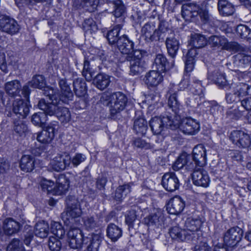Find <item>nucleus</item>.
Returning a JSON list of instances; mask_svg holds the SVG:
<instances>
[{
    "instance_id": "f257e3e1",
    "label": "nucleus",
    "mask_w": 251,
    "mask_h": 251,
    "mask_svg": "<svg viewBox=\"0 0 251 251\" xmlns=\"http://www.w3.org/2000/svg\"><path fill=\"white\" fill-rule=\"evenodd\" d=\"M203 222L199 217H189L185 221L183 228L175 226L169 231L170 236L178 241H189L195 237L196 233L202 226Z\"/></svg>"
},
{
    "instance_id": "f03ea898",
    "label": "nucleus",
    "mask_w": 251,
    "mask_h": 251,
    "mask_svg": "<svg viewBox=\"0 0 251 251\" xmlns=\"http://www.w3.org/2000/svg\"><path fill=\"white\" fill-rule=\"evenodd\" d=\"M50 100H51L50 102H46L43 99L40 100L38 104L39 108L45 111L49 115H55L62 122H68L71 119L68 109L61 106L63 103L57 101L55 95Z\"/></svg>"
},
{
    "instance_id": "7ed1b4c3",
    "label": "nucleus",
    "mask_w": 251,
    "mask_h": 251,
    "mask_svg": "<svg viewBox=\"0 0 251 251\" xmlns=\"http://www.w3.org/2000/svg\"><path fill=\"white\" fill-rule=\"evenodd\" d=\"M207 5V0H200L183 4L181 6L182 16L185 20H189L191 18L199 16L201 21L206 23L210 19Z\"/></svg>"
},
{
    "instance_id": "20e7f679",
    "label": "nucleus",
    "mask_w": 251,
    "mask_h": 251,
    "mask_svg": "<svg viewBox=\"0 0 251 251\" xmlns=\"http://www.w3.org/2000/svg\"><path fill=\"white\" fill-rule=\"evenodd\" d=\"M82 214L80 202L74 196H69L66 200V207L62 218L66 226H78V218Z\"/></svg>"
},
{
    "instance_id": "39448f33",
    "label": "nucleus",
    "mask_w": 251,
    "mask_h": 251,
    "mask_svg": "<svg viewBox=\"0 0 251 251\" xmlns=\"http://www.w3.org/2000/svg\"><path fill=\"white\" fill-rule=\"evenodd\" d=\"M104 96L105 100L108 101L106 104L112 115L119 113L125 109L127 99L124 94L117 92Z\"/></svg>"
},
{
    "instance_id": "423d86ee",
    "label": "nucleus",
    "mask_w": 251,
    "mask_h": 251,
    "mask_svg": "<svg viewBox=\"0 0 251 251\" xmlns=\"http://www.w3.org/2000/svg\"><path fill=\"white\" fill-rule=\"evenodd\" d=\"M129 62V75H138L143 72L145 68V62L143 60V54L140 50H135L132 55L127 56Z\"/></svg>"
},
{
    "instance_id": "0eeeda50",
    "label": "nucleus",
    "mask_w": 251,
    "mask_h": 251,
    "mask_svg": "<svg viewBox=\"0 0 251 251\" xmlns=\"http://www.w3.org/2000/svg\"><path fill=\"white\" fill-rule=\"evenodd\" d=\"M209 44L213 48L228 51L240 49V45L236 42H228L224 36H211L208 40Z\"/></svg>"
},
{
    "instance_id": "6e6552de",
    "label": "nucleus",
    "mask_w": 251,
    "mask_h": 251,
    "mask_svg": "<svg viewBox=\"0 0 251 251\" xmlns=\"http://www.w3.org/2000/svg\"><path fill=\"white\" fill-rule=\"evenodd\" d=\"M68 232L67 236L69 246L74 249L81 248L85 239L81 230L77 227V226L71 225Z\"/></svg>"
},
{
    "instance_id": "1a4fd4ad",
    "label": "nucleus",
    "mask_w": 251,
    "mask_h": 251,
    "mask_svg": "<svg viewBox=\"0 0 251 251\" xmlns=\"http://www.w3.org/2000/svg\"><path fill=\"white\" fill-rule=\"evenodd\" d=\"M173 125L172 117L169 116L154 117L152 118L150 122V126L154 134H159L165 127H171Z\"/></svg>"
},
{
    "instance_id": "9d476101",
    "label": "nucleus",
    "mask_w": 251,
    "mask_h": 251,
    "mask_svg": "<svg viewBox=\"0 0 251 251\" xmlns=\"http://www.w3.org/2000/svg\"><path fill=\"white\" fill-rule=\"evenodd\" d=\"M0 30L12 35L19 32V26L14 19L5 15H0Z\"/></svg>"
},
{
    "instance_id": "9b49d317",
    "label": "nucleus",
    "mask_w": 251,
    "mask_h": 251,
    "mask_svg": "<svg viewBox=\"0 0 251 251\" xmlns=\"http://www.w3.org/2000/svg\"><path fill=\"white\" fill-rule=\"evenodd\" d=\"M243 230L238 226H234L229 229L225 234L224 243L228 247L235 246L241 239Z\"/></svg>"
},
{
    "instance_id": "f8f14e48",
    "label": "nucleus",
    "mask_w": 251,
    "mask_h": 251,
    "mask_svg": "<svg viewBox=\"0 0 251 251\" xmlns=\"http://www.w3.org/2000/svg\"><path fill=\"white\" fill-rule=\"evenodd\" d=\"M30 86L35 88L42 89L44 88L43 94L51 99L54 97V90L50 87H45L46 82L44 77L41 75H36L33 77L32 80L28 82Z\"/></svg>"
},
{
    "instance_id": "ddd939ff",
    "label": "nucleus",
    "mask_w": 251,
    "mask_h": 251,
    "mask_svg": "<svg viewBox=\"0 0 251 251\" xmlns=\"http://www.w3.org/2000/svg\"><path fill=\"white\" fill-rule=\"evenodd\" d=\"M71 163V157L66 153L58 154L50 162L51 167L54 171L60 172L64 170Z\"/></svg>"
},
{
    "instance_id": "4468645a",
    "label": "nucleus",
    "mask_w": 251,
    "mask_h": 251,
    "mask_svg": "<svg viewBox=\"0 0 251 251\" xmlns=\"http://www.w3.org/2000/svg\"><path fill=\"white\" fill-rule=\"evenodd\" d=\"M230 139L233 144L243 148L249 147L251 144L250 136L241 130H234L231 132Z\"/></svg>"
},
{
    "instance_id": "2eb2a0df",
    "label": "nucleus",
    "mask_w": 251,
    "mask_h": 251,
    "mask_svg": "<svg viewBox=\"0 0 251 251\" xmlns=\"http://www.w3.org/2000/svg\"><path fill=\"white\" fill-rule=\"evenodd\" d=\"M59 86L60 89L61 94L59 95L55 94L54 91V95H56L57 101H61L62 103H67L69 100H72L73 94L67 83L66 79H61L59 81Z\"/></svg>"
},
{
    "instance_id": "dca6fc26",
    "label": "nucleus",
    "mask_w": 251,
    "mask_h": 251,
    "mask_svg": "<svg viewBox=\"0 0 251 251\" xmlns=\"http://www.w3.org/2000/svg\"><path fill=\"white\" fill-rule=\"evenodd\" d=\"M58 126L57 124H50L46 129L42 130L37 135V140L43 144L50 143L57 131Z\"/></svg>"
},
{
    "instance_id": "f3484780",
    "label": "nucleus",
    "mask_w": 251,
    "mask_h": 251,
    "mask_svg": "<svg viewBox=\"0 0 251 251\" xmlns=\"http://www.w3.org/2000/svg\"><path fill=\"white\" fill-rule=\"evenodd\" d=\"M200 124L196 120L187 117L182 120L180 129L182 132L187 134H195L200 130Z\"/></svg>"
},
{
    "instance_id": "a211bd4d",
    "label": "nucleus",
    "mask_w": 251,
    "mask_h": 251,
    "mask_svg": "<svg viewBox=\"0 0 251 251\" xmlns=\"http://www.w3.org/2000/svg\"><path fill=\"white\" fill-rule=\"evenodd\" d=\"M162 185L167 191L173 192L178 188L179 182L174 173H168L163 175L162 178Z\"/></svg>"
},
{
    "instance_id": "6ab92c4d",
    "label": "nucleus",
    "mask_w": 251,
    "mask_h": 251,
    "mask_svg": "<svg viewBox=\"0 0 251 251\" xmlns=\"http://www.w3.org/2000/svg\"><path fill=\"white\" fill-rule=\"evenodd\" d=\"M192 180L194 185L198 186L207 187L209 184L210 179L207 172L202 168H198L192 174Z\"/></svg>"
},
{
    "instance_id": "aec40b11",
    "label": "nucleus",
    "mask_w": 251,
    "mask_h": 251,
    "mask_svg": "<svg viewBox=\"0 0 251 251\" xmlns=\"http://www.w3.org/2000/svg\"><path fill=\"white\" fill-rule=\"evenodd\" d=\"M234 51H238L234 56V63L239 67H244L250 65L251 62V55L248 50L240 45V49Z\"/></svg>"
},
{
    "instance_id": "412c9836",
    "label": "nucleus",
    "mask_w": 251,
    "mask_h": 251,
    "mask_svg": "<svg viewBox=\"0 0 251 251\" xmlns=\"http://www.w3.org/2000/svg\"><path fill=\"white\" fill-rule=\"evenodd\" d=\"M185 203L179 196H176L170 200L167 204V210L170 214L177 215L183 210Z\"/></svg>"
},
{
    "instance_id": "4be33fe9",
    "label": "nucleus",
    "mask_w": 251,
    "mask_h": 251,
    "mask_svg": "<svg viewBox=\"0 0 251 251\" xmlns=\"http://www.w3.org/2000/svg\"><path fill=\"white\" fill-rule=\"evenodd\" d=\"M141 33L147 42L158 41V34L154 22H149L146 24L142 28Z\"/></svg>"
},
{
    "instance_id": "5701e85b",
    "label": "nucleus",
    "mask_w": 251,
    "mask_h": 251,
    "mask_svg": "<svg viewBox=\"0 0 251 251\" xmlns=\"http://www.w3.org/2000/svg\"><path fill=\"white\" fill-rule=\"evenodd\" d=\"M133 42L129 39L126 35H123L119 39L117 47L121 52L123 54H127V56L132 55L133 52Z\"/></svg>"
},
{
    "instance_id": "b1692460",
    "label": "nucleus",
    "mask_w": 251,
    "mask_h": 251,
    "mask_svg": "<svg viewBox=\"0 0 251 251\" xmlns=\"http://www.w3.org/2000/svg\"><path fill=\"white\" fill-rule=\"evenodd\" d=\"M13 111L19 117L25 118L29 111V101L21 99L16 100L13 103Z\"/></svg>"
},
{
    "instance_id": "393cba45",
    "label": "nucleus",
    "mask_w": 251,
    "mask_h": 251,
    "mask_svg": "<svg viewBox=\"0 0 251 251\" xmlns=\"http://www.w3.org/2000/svg\"><path fill=\"white\" fill-rule=\"evenodd\" d=\"M193 159L200 167H202L205 164L206 151L202 145L199 144L194 147Z\"/></svg>"
},
{
    "instance_id": "a878e982",
    "label": "nucleus",
    "mask_w": 251,
    "mask_h": 251,
    "mask_svg": "<svg viewBox=\"0 0 251 251\" xmlns=\"http://www.w3.org/2000/svg\"><path fill=\"white\" fill-rule=\"evenodd\" d=\"M164 216L161 210H157L144 219L145 224L149 226L159 227L164 223Z\"/></svg>"
},
{
    "instance_id": "bb28decb",
    "label": "nucleus",
    "mask_w": 251,
    "mask_h": 251,
    "mask_svg": "<svg viewBox=\"0 0 251 251\" xmlns=\"http://www.w3.org/2000/svg\"><path fill=\"white\" fill-rule=\"evenodd\" d=\"M168 95H169L168 100V106L175 113H178L180 110L181 105L177 100L176 91L174 85L170 86Z\"/></svg>"
},
{
    "instance_id": "cd10ccee",
    "label": "nucleus",
    "mask_w": 251,
    "mask_h": 251,
    "mask_svg": "<svg viewBox=\"0 0 251 251\" xmlns=\"http://www.w3.org/2000/svg\"><path fill=\"white\" fill-rule=\"evenodd\" d=\"M69 187V180L64 176H60L53 187V195H61L63 194L68 190Z\"/></svg>"
},
{
    "instance_id": "c85d7f7f",
    "label": "nucleus",
    "mask_w": 251,
    "mask_h": 251,
    "mask_svg": "<svg viewBox=\"0 0 251 251\" xmlns=\"http://www.w3.org/2000/svg\"><path fill=\"white\" fill-rule=\"evenodd\" d=\"M229 89L235 90L240 99L251 94V85L248 83L240 82L237 84H232L229 87Z\"/></svg>"
},
{
    "instance_id": "c756f323",
    "label": "nucleus",
    "mask_w": 251,
    "mask_h": 251,
    "mask_svg": "<svg viewBox=\"0 0 251 251\" xmlns=\"http://www.w3.org/2000/svg\"><path fill=\"white\" fill-rule=\"evenodd\" d=\"M208 77L209 79L213 81L220 87L229 88V86H228L224 74L220 72L218 69H215L211 72H209Z\"/></svg>"
},
{
    "instance_id": "7c9ffc66",
    "label": "nucleus",
    "mask_w": 251,
    "mask_h": 251,
    "mask_svg": "<svg viewBox=\"0 0 251 251\" xmlns=\"http://www.w3.org/2000/svg\"><path fill=\"white\" fill-rule=\"evenodd\" d=\"M21 89L20 81L15 79L6 82L4 84L5 91L9 96L14 97L18 96Z\"/></svg>"
},
{
    "instance_id": "2f4dec72",
    "label": "nucleus",
    "mask_w": 251,
    "mask_h": 251,
    "mask_svg": "<svg viewBox=\"0 0 251 251\" xmlns=\"http://www.w3.org/2000/svg\"><path fill=\"white\" fill-rule=\"evenodd\" d=\"M163 80L162 75L158 71L152 70L147 73L145 76V83L149 86H156L160 84Z\"/></svg>"
},
{
    "instance_id": "473e14b6",
    "label": "nucleus",
    "mask_w": 251,
    "mask_h": 251,
    "mask_svg": "<svg viewBox=\"0 0 251 251\" xmlns=\"http://www.w3.org/2000/svg\"><path fill=\"white\" fill-rule=\"evenodd\" d=\"M165 44L168 54L174 58L179 48V41L174 36L168 37L166 38Z\"/></svg>"
},
{
    "instance_id": "72a5a7b5",
    "label": "nucleus",
    "mask_w": 251,
    "mask_h": 251,
    "mask_svg": "<svg viewBox=\"0 0 251 251\" xmlns=\"http://www.w3.org/2000/svg\"><path fill=\"white\" fill-rule=\"evenodd\" d=\"M218 8L220 14L224 16L232 15L235 10L234 5L226 0H219Z\"/></svg>"
},
{
    "instance_id": "f704fd0d",
    "label": "nucleus",
    "mask_w": 251,
    "mask_h": 251,
    "mask_svg": "<svg viewBox=\"0 0 251 251\" xmlns=\"http://www.w3.org/2000/svg\"><path fill=\"white\" fill-rule=\"evenodd\" d=\"M173 66V64L171 66H169L166 57L162 54H158L156 55L153 64V68L160 72H164L169 70Z\"/></svg>"
},
{
    "instance_id": "c9c22d12",
    "label": "nucleus",
    "mask_w": 251,
    "mask_h": 251,
    "mask_svg": "<svg viewBox=\"0 0 251 251\" xmlns=\"http://www.w3.org/2000/svg\"><path fill=\"white\" fill-rule=\"evenodd\" d=\"M111 82L110 77L105 74H98L94 78L93 83L99 89L103 90L107 88Z\"/></svg>"
},
{
    "instance_id": "e433bc0d",
    "label": "nucleus",
    "mask_w": 251,
    "mask_h": 251,
    "mask_svg": "<svg viewBox=\"0 0 251 251\" xmlns=\"http://www.w3.org/2000/svg\"><path fill=\"white\" fill-rule=\"evenodd\" d=\"M19 228V223L11 218L6 219L3 222V231L7 235H12L17 233Z\"/></svg>"
},
{
    "instance_id": "4c0bfd02",
    "label": "nucleus",
    "mask_w": 251,
    "mask_h": 251,
    "mask_svg": "<svg viewBox=\"0 0 251 251\" xmlns=\"http://www.w3.org/2000/svg\"><path fill=\"white\" fill-rule=\"evenodd\" d=\"M106 233L107 236L111 241L115 242L122 236V230L116 225L110 224L107 227Z\"/></svg>"
},
{
    "instance_id": "58836bf2",
    "label": "nucleus",
    "mask_w": 251,
    "mask_h": 251,
    "mask_svg": "<svg viewBox=\"0 0 251 251\" xmlns=\"http://www.w3.org/2000/svg\"><path fill=\"white\" fill-rule=\"evenodd\" d=\"M34 158L27 155H25L21 159L20 167L21 169L25 172H31L34 167Z\"/></svg>"
},
{
    "instance_id": "ea45409f",
    "label": "nucleus",
    "mask_w": 251,
    "mask_h": 251,
    "mask_svg": "<svg viewBox=\"0 0 251 251\" xmlns=\"http://www.w3.org/2000/svg\"><path fill=\"white\" fill-rule=\"evenodd\" d=\"M133 129L138 135L145 134L148 129L147 122L143 117L136 118L134 122Z\"/></svg>"
},
{
    "instance_id": "a19ab883",
    "label": "nucleus",
    "mask_w": 251,
    "mask_h": 251,
    "mask_svg": "<svg viewBox=\"0 0 251 251\" xmlns=\"http://www.w3.org/2000/svg\"><path fill=\"white\" fill-rule=\"evenodd\" d=\"M49 225L45 221L39 222L35 225L34 233L38 237L40 238L46 237L49 234Z\"/></svg>"
},
{
    "instance_id": "79ce46f5",
    "label": "nucleus",
    "mask_w": 251,
    "mask_h": 251,
    "mask_svg": "<svg viewBox=\"0 0 251 251\" xmlns=\"http://www.w3.org/2000/svg\"><path fill=\"white\" fill-rule=\"evenodd\" d=\"M207 43L205 37L199 33H194L191 35L190 44L195 48H201L204 47Z\"/></svg>"
},
{
    "instance_id": "37998d69",
    "label": "nucleus",
    "mask_w": 251,
    "mask_h": 251,
    "mask_svg": "<svg viewBox=\"0 0 251 251\" xmlns=\"http://www.w3.org/2000/svg\"><path fill=\"white\" fill-rule=\"evenodd\" d=\"M122 27L121 25H117L108 32L107 38L110 44L118 45L119 39L120 37H119V34Z\"/></svg>"
},
{
    "instance_id": "c03bdc74",
    "label": "nucleus",
    "mask_w": 251,
    "mask_h": 251,
    "mask_svg": "<svg viewBox=\"0 0 251 251\" xmlns=\"http://www.w3.org/2000/svg\"><path fill=\"white\" fill-rule=\"evenodd\" d=\"M191 156L186 152L181 154L173 165L172 168L175 171H178L186 165L188 160H190Z\"/></svg>"
},
{
    "instance_id": "a18cd8bd",
    "label": "nucleus",
    "mask_w": 251,
    "mask_h": 251,
    "mask_svg": "<svg viewBox=\"0 0 251 251\" xmlns=\"http://www.w3.org/2000/svg\"><path fill=\"white\" fill-rule=\"evenodd\" d=\"M131 192L130 184L119 186L116 189L115 197L117 201H121Z\"/></svg>"
},
{
    "instance_id": "49530a36",
    "label": "nucleus",
    "mask_w": 251,
    "mask_h": 251,
    "mask_svg": "<svg viewBox=\"0 0 251 251\" xmlns=\"http://www.w3.org/2000/svg\"><path fill=\"white\" fill-rule=\"evenodd\" d=\"M34 114L31 117V122L35 126H43L45 124L48 114L45 111Z\"/></svg>"
},
{
    "instance_id": "de8ad7c7",
    "label": "nucleus",
    "mask_w": 251,
    "mask_h": 251,
    "mask_svg": "<svg viewBox=\"0 0 251 251\" xmlns=\"http://www.w3.org/2000/svg\"><path fill=\"white\" fill-rule=\"evenodd\" d=\"M73 84L75 93L77 97H82L86 94V84L81 79H75L74 81Z\"/></svg>"
},
{
    "instance_id": "09e8293b",
    "label": "nucleus",
    "mask_w": 251,
    "mask_h": 251,
    "mask_svg": "<svg viewBox=\"0 0 251 251\" xmlns=\"http://www.w3.org/2000/svg\"><path fill=\"white\" fill-rule=\"evenodd\" d=\"M102 240L100 234H93L90 243L88 246L86 251H98V249Z\"/></svg>"
},
{
    "instance_id": "8fccbe9b",
    "label": "nucleus",
    "mask_w": 251,
    "mask_h": 251,
    "mask_svg": "<svg viewBox=\"0 0 251 251\" xmlns=\"http://www.w3.org/2000/svg\"><path fill=\"white\" fill-rule=\"evenodd\" d=\"M95 74V71L90 67L89 62L85 60L83 62V68L82 71V75L87 81H90L92 80Z\"/></svg>"
},
{
    "instance_id": "3c124183",
    "label": "nucleus",
    "mask_w": 251,
    "mask_h": 251,
    "mask_svg": "<svg viewBox=\"0 0 251 251\" xmlns=\"http://www.w3.org/2000/svg\"><path fill=\"white\" fill-rule=\"evenodd\" d=\"M83 30L85 32L92 33L98 30V26L96 22L92 18L86 19L82 25Z\"/></svg>"
},
{
    "instance_id": "603ef678",
    "label": "nucleus",
    "mask_w": 251,
    "mask_h": 251,
    "mask_svg": "<svg viewBox=\"0 0 251 251\" xmlns=\"http://www.w3.org/2000/svg\"><path fill=\"white\" fill-rule=\"evenodd\" d=\"M115 9L113 13L116 17L123 16L126 11V7L121 0H116L111 2Z\"/></svg>"
},
{
    "instance_id": "864d4df0",
    "label": "nucleus",
    "mask_w": 251,
    "mask_h": 251,
    "mask_svg": "<svg viewBox=\"0 0 251 251\" xmlns=\"http://www.w3.org/2000/svg\"><path fill=\"white\" fill-rule=\"evenodd\" d=\"M100 0H82L81 5L86 10L90 12H94L99 5Z\"/></svg>"
},
{
    "instance_id": "5fc2aeb1",
    "label": "nucleus",
    "mask_w": 251,
    "mask_h": 251,
    "mask_svg": "<svg viewBox=\"0 0 251 251\" xmlns=\"http://www.w3.org/2000/svg\"><path fill=\"white\" fill-rule=\"evenodd\" d=\"M236 32L243 39H251V30L246 25H240L237 26Z\"/></svg>"
},
{
    "instance_id": "6e6d98bb",
    "label": "nucleus",
    "mask_w": 251,
    "mask_h": 251,
    "mask_svg": "<svg viewBox=\"0 0 251 251\" xmlns=\"http://www.w3.org/2000/svg\"><path fill=\"white\" fill-rule=\"evenodd\" d=\"M168 29L169 27L168 23L164 21H161L158 28H156V31L158 33L156 34L158 37V41H162L164 40L165 36V33L168 30Z\"/></svg>"
},
{
    "instance_id": "4d7b16f0",
    "label": "nucleus",
    "mask_w": 251,
    "mask_h": 251,
    "mask_svg": "<svg viewBox=\"0 0 251 251\" xmlns=\"http://www.w3.org/2000/svg\"><path fill=\"white\" fill-rule=\"evenodd\" d=\"M51 232L58 238H62L65 235L64 230L58 222H53L51 224Z\"/></svg>"
},
{
    "instance_id": "13d9d810",
    "label": "nucleus",
    "mask_w": 251,
    "mask_h": 251,
    "mask_svg": "<svg viewBox=\"0 0 251 251\" xmlns=\"http://www.w3.org/2000/svg\"><path fill=\"white\" fill-rule=\"evenodd\" d=\"M139 208L136 206L133 207L127 212L126 216V222L128 225H131L137 219Z\"/></svg>"
},
{
    "instance_id": "bf43d9fd",
    "label": "nucleus",
    "mask_w": 251,
    "mask_h": 251,
    "mask_svg": "<svg viewBox=\"0 0 251 251\" xmlns=\"http://www.w3.org/2000/svg\"><path fill=\"white\" fill-rule=\"evenodd\" d=\"M48 246L51 251H60L62 247V244L56 237L50 236L49 239Z\"/></svg>"
},
{
    "instance_id": "052dcab7",
    "label": "nucleus",
    "mask_w": 251,
    "mask_h": 251,
    "mask_svg": "<svg viewBox=\"0 0 251 251\" xmlns=\"http://www.w3.org/2000/svg\"><path fill=\"white\" fill-rule=\"evenodd\" d=\"M190 90L194 95H198L201 98L203 96V88L201 84V82L198 80L194 81L192 84Z\"/></svg>"
},
{
    "instance_id": "680f3d73",
    "label": "nucleus",
    "mask_w": 251,
    "mask_h": 251,
    "mask_svg": "<svg viewBox=\"0 0 251 251\" xmlns=\"http://www.w3.org/2000/svg\"><path fill=\"white\" fill-rule=\"evenodd\" d=\"M40 185L44 191H47L48 193L53 194L54 182L50 180L43 178L40 181Z\"/></svg>"
},
{
    "instance_id": "e2e57ef3",
    "label": "nucleus",
    "mask_w": 251,
    "mask_h": 251,
    "mask_svg": "<svg viewBox=\"0 0 251 251\" xmlns=\"http://www.w3.org/2000/svg\"><path fill=\"white\" fill-rule=\"evenodd\" d=\"M14 130L19 135L22 136L27 131V127L22 121H18L14 122Z\"/></svg>"
},
{
    "instance_id": "0e129e2a",
    "label": "nucleus",
    "mask_w": 251,
    "mask_h": 251,
    "mask_svg": "<svg viewBox=\"0 0 251 251\" xmlns=\"http://www.w3.org/2000/svg\"><path fill=\"white\" fill-rule=\"evenodd\" d=\"M229 89L231 91L227 93L226 96V101L229 103H232L241 101V99L238 95H237L235 91L233 90L232 89Z\"/></svg>"
},
{
    "instance_id": "69168bd1",
    "label": "nucleus",
    "mask_w": 251,
    "mask_h": 251,
    "mask_svg": "<svg viewBox=\"0 0 251 251\" xmlns=\"http://www.w3.org/2000/svg\"><path fill=\"white\" fill-rule=\"evenodd\" d=\"M86 159L85 155L82 153H76L71 159V162L74 167H77Z\"/></svg>"
},
{
    "instance_id": "338daca9",
    "label": "nucleus",
    "mask_w": 251,
    "mask_h": 251,
    "mask_svg": "<svg viewBox=\"0 0 251 251\" xmlns=\"http://www.w3.org/2000/svg\"><path fill=\"white\" fill-rule=\"evenodd\" d=\"M194 251H211V248L208 244L206 239L204 238L196 246Z\"/></svg>"
},
{
    "instance_id": "774afa93",
    "label": "nucleus",
    "mask_w": 251,
    "mask_h": 251,
    "mask_svg": "<svg viewBox=\"0 0 251 251\" xmlns=\"http://www.w3.org/2000/svg\"><path fill=\"white\" fill-rule=\"evenodd\" d=\"M134 146L138 148L148 149L151 147L150 143L146 142L145 140L141 138H136L133 141Z\"/></svg>"
}]
</instances>
